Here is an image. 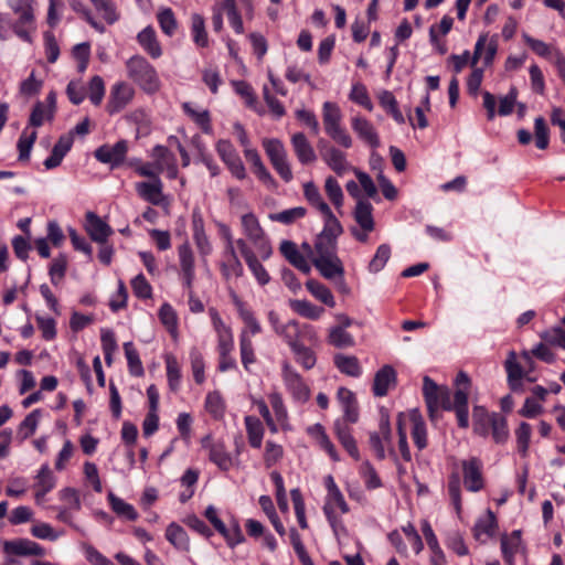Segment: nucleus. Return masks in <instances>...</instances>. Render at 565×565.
<instances>
[{
    "label": "nucleus",
    "instance_id": "obj_1",
    "mask_svg": "<svg viewBox=\"0 0 565 565\" xmlns=\"http://www.w3.org/2000/svg\"><path fill=\"white\" fill-rule=\"evenodd\" d=\"M127 75L143 92L157 93L160 89V79L156 68L142 56L134 55L126 62Z\"/></svg>",
    "mask_w": 565,
    "mask_h": 565
},
{
    "label": "nucleus",
    "instance_id": "obj_2",
    "mask_svg": "<svg viewBox=\"0 0 565 565\" xmlns=\"http://www.w3.org/2000/svg\"><path fill=\"white\" fill-rule=\"evenodd\" d=\"M342 114L340 107L333 102H326L322 105V121L328 136L338 145L350 148L352 138L341 126Z\"/></svg>",
    "mask_w": 565,
    "mask_h": 565
},
{
    "label": "nucleus",
    "instance_id": "obj_3",
    "mask_svg": "<svg viewBox=\"0 0 565 565\" xmlns=\"http://www.w3.org/2000/svg\"><path fill=\"white\" fill-rule=\"evenodd\" d=\"M342 411L343 417L334 423V433L347 451L358 460L360 458L359 450L349 427V424H354L359 420L358 403L342 406Z\"/></svg>",
    "mask_w": 565,
    "mask_h": 565
},
{
    "label": "nucleus",
    "instance_id": "obj_4",
    "mask_svg": "<svg viewBox=\"0 0 565 565\" xmlns=\"http://www.w3.org/2000/svg\"><path fill=\"white\" fill-rule=\"evenodd\" d=\"M2 551L6 564L1 565H20L19 557L45 555V550L39 543L22 537L3 541Z\"/></svg>",
    "mask_w": 565,
    "mask_h": 565
},
{
    "label": "nucleus",
    "instance_id": "obj_5",
    "mask_svg": "<svg viewBox=\"0 0 565 565\" xmlns=\"http://www.w3.org/2000/svg\"><path fill=\"white\" fill-rule=\"evenodd\" d=\"M391 425L390 417L386 412H381V418L379 423V429L376 431L370 433V446L371 449L375 452V456L379 460H383L386 458L385 446H388V455L390 457L398 463V458L395 450L391 447ZM398 470L402 471L399 465Z\"/></svg>",
    "mask_w": 565,
    "mask_h": 565
},
{
    "label": "nucleus",
    "instance_id": "obj_6",
    "mask_svg": "<svg viewBox=\"0 0 565 565\" xmlns=\"http://www.w3.org/2000/svg\"><path fill=\"white\" fill-rule=\"evenodd\" d=\"M423 385V394L427 405L428 414L431 419L435 418L439 408L452 409L450 391L447 386L437 385L430 377L425 376Z\"/></svg>",
    "mask_w": 565,
    "mask_h": 565
},
{
    "label": "nucleus",
    "instance_id": "obj_7",
    "mask_svg": "<svg viewBox=\"0 0 565 565\" xmlns=\"http://www.w3.org/2000/svg\"><path fill=\"white\" fill-rule=\"evenodd\" d=\"M262 145L276 172L285 182H290L294 175L284 143L276 138H265Z\"/></svg>",
    "mask_w": 565,
    "mask_h": 565
},
{
    "label": "nucleus",
    "instance_id": "obj_8",
    "mask_svg": "<svg viewBox=\"0 0 565 565\" xmlns=\"http://www.w3.org/2000/svg\"><path fill=\"white\" fill-rule=\"evenodd\" d=\"M241 222L244 234L255 246L259 257L267 259L271 255V247L257 217L253 213H246Z\"/></svg>",
    "mask_w": 565,
    "mask_h": 565
},
{
    "label": "nucleus",
    "instance_id": "obj_9",
    "mask_svg": "<svg viewBox=\"0 0 565 565\" xmlns=\"http://www.w3.org/2000/svg\"><path fill=\"white\" fill-rule=\"evenodd\" d=\"M456 392L454 396L452 409L456 412L458 425L461 428L469 426L468 417V395L470 392V379L465 372H459L456 377Z\"/></svg>",
    "mask_w": 565,
    "mask_h": 565
},
{
    "label": "nucleus",
    "instance_id": "obj_10",
    "mask_svg": "<svg viewBox=\"0 0 565 565\" xmlns=\"http://www.w3.org/2000/svg\"><path fill=\"white\" fill-rule=\"evenodd\" d=\"M202 448L207 451L209 459L222 471H228L234 466V458L227 451L224 441L206 435L201 439Z\"/></svg>",
    "mask_w": 565,
    "mask_h": 565
},
{
    "label": "nucleus",
    "instance_id": "obj_11",
    "mask_svg": "<svg viewBox=\"0 0 565 565\" xmlns=\"http://www.w3.org/2000/svg\"><path fill=\"white\" fill-rule=\"evenodd\" d=\"M57 497L62 502V505L56 508L57 520L73 526L72 512L79 511L82 508L79 491L72 487H65L57 492Z\"/></svg>",
    "mask_w": 565,
    "mask_h": 565
},
{
    "label": "nucleus",
    "instance_id": "obj_12",
    "mask_svg": "<svg viewBox=\"0 0 565 565\" xmlns=\"http://www.w3.org/2000/svg\"><path fill=\"white\" fill-rule=\"evenodd\" d=\"M282 379L287 390L297 402L305 403L309 399V387L302 381L300 374L288 362L282 364Z\"/></svg>",
    "mask_w": 565,
    "mask_h": 565
},
{
    "label": "nucleus",
    "instance_id": "obj_13",
    "mask_svg": "<svg viewBox=\"0 0 565 565\" xmlns=\"http://www.w3.org/2000/svg\"><path fill=\"white\" fill-rule=\"evenodd\" d=\"M216 150L235 178L238 180L246 178L245 167L230 141L220 140L216 145Z\"/></svg>",
    "mask_w": 565,
    "mask_h": 565
},
{
    "label": "nucleus",
    "instance_id": "obj_14",
    "mask_svg": "<svg viewBox=\"0 0 565 565\" xmlns=\"http://www.w3.org/2000/svg\"><path fill=\"white\" fill-rule=\"evenodd\" d=\"M135 89L125 82H119L111 87L107 103V111L113 115L121 111L134 98Z\"/></svg>",
    "mask_w": 565,
    "mask_h": 565
},
{
    "label": "nucleus",
    "instance_id": "obj_15",
    "mask_svg": "<svg viewBox=\"0 0 565 565\" xmlns=\"http://www.w3.org/2000/svg\"><path fill=\"white\" fill-rule=\"evenodd\" d=\"M221 270L225 279L239 278L244 268L235 252L232 236L227 235V244L222 256Z\"/></svg>",
    "mask_w": 565,
    "mask_h": 565
},
{
    "label": "nucleus",
    "instance_id": "obj_16",
    "mask_svg": "<svg viewBox=\"0 0 565 565\" xmlns=\"http://www.w3.org/2000/svg\"><path fill=\"white\" fill-rule=\"evenodd\" d=\"M461 467L463 483L467 490L471 492L480 491L484 486L481 461L477 458H470L468 460H463Z\"/></svg>",
    "mask_w": 565,
    "mask_h": 565
},
{
    "label": "nucleus",
    "instance_id": "obj_17",
    "mask_svg": "<svg viewBox=\"0 0 565 565\" xmlns=\"http://www.w3.org/2000/svg\"><path fill=\"white\" fill-rule=\"evenodd\" d=\"M127 151V141L119 140L113 146L104 145L97 148L95 151V158L103 163H108L111 167H118L124 162Z\"/></svg>",
    "mask_w": 565,
    "mask_h": 565
},
{
    "label": "nucleus",
    "instance_id": "obj_18",
    "mask_svg": "<svg viewBox=\"0 0 565 565\" xmlns=\"http://www.w3.org/2000/svg\"><path fill=\"white\" fill-rule=\"evenodd\" d=\"M157 170L160 173L167 172L168 178L175 179L178 177V166L175 156L163 146H156L150 154Z\"/></svg>",
    "mask_w": 565,
    "mask_h": 565
},
{
    "label": "nucleus",
    "instance_id": "obj_19",
    "mask_svg": "<svg viewBox=\"0 0 565 565\" xmlns=\"http://www.w3.org/2000/svg\"><path fill=\"white\" fill-rule=\"evenodd\" d=\"M56 479L47 465L41 467L38 471L34 483V499L36 504L41 505L44 502L45 495L55 487Z\"/></svg>",
    "mask_w": 565,
    "mask_h": 565
},
{
    "label": "nucleus",
    "instance_id": "obj_20",
    "mask_svg": "<svg viewBox=\"0 0 565 565\" xmlns=\"http://www.w3.org/2000/svg\"><path fill=\"white\" fill-rule=\"evenodd\" d=\"M136 191L140 198L153 205L168 204L160 179L150 182H138L136 183Z\"/></svg>",
    "mask_w": 565,
    "mask_h": 565
},
{
    "label": "nucleus",
    "instance_id": "obj_21",
    "mask_svg": "<svg viewBox=\"0 0 565 565\" xmlns=\"http://www.w3.org/2000/svg\"><path fill=\"white\" fill-rule=\"evenodd\" d=\"M178 256L184 285L188 289H191L195 277V266L194 254L188 242L178 247Z\"/></svg>",
    "mask_w": 565,
    "mask_h": 565
},
{
    "label": "nucleus",
    "instance_id": "obj_22",
    "mask_svg": "<svg viewBox=\"0 0 565 565\" xmlns=\"http://www.w3.org/2000/svg\"><path fill=\"white\" fill-rule=\"evenodd\" d=\"M85 230L90 238L99 244L106 243L113 234L111 227L94 212L86 213Z\"/></svg>",
    "mask_w": 565,
    "mask_h": 565
},
{
    "label": "nucleus",
    "instance_id": "obj_23",
    "mask_svg": "<svg viewBox=\"0 0 565 565\" xmlns=\"http://www.w3.org/2000/svg\"><path fill=\"white\" fill-rule=\"evenodd\" d=\"M292 150L301 164H311L317 160L313 147L302 132H296L291 136Z\"/></svg>",
    "mask_w": 565,
    "mask_h": 565
},
{
    "label": "nucleus",
    "instance_id": "obj_24",
    "mask_svg": "<svg viewBox=\"0 0 565 565\" xmlns=\"http://www.w3.org/2000/svg\"><path fill=\"white\" fill-rule=\"evenodd\" d=\"M193 239L201 255L206 256L211 253L212 246L204 230V220L199 209L192 212Z\"/></svg>",
    "mask_w": 565,
    "mask_h": 565
},
{
    "label": "nucleus",
    "instance_id": "obj_25",
    "mask_svg": "<svg viewBox=\"0 0 565 565\" xmlns=\"http://www.w3.org/2000/svg\"><path fill=\"white\" fill-rule=\"evenodd\" d=\"M212 323L218 337V352L220 355L231 353L233 350L234 341L231 329L223 322L222 318L215 310H211Z\"/></svg>",
    "mask_w": 565,
    "mask_h": 565
},
{
    "label": "nucleus",
    "instance_id": "obj_26",
    "mask_svg": "<svg viewBox=\"0 0 565 565\" xmlns=\"http://www.w3.org/2000/svg\"><path fill=\"white\" fill-rule=\"evenodd\" d=\"M353 131L361 140L372 148L380 147V139L374 126L364 117L355 116L351 119Z\"/></svg>",
    "mask_w": 565,
    "mask_h": 565
},
{
    "label": "nucleus",
    "instance_id": "obj_27",
    "mask_svg": "<svg viewBox=\"0 0 565 565\" xmlns=\"http://www.w3.org/2000/svg\"><path fill=\"white\" fill-rule=\"evenodd\" d=\"M19 17L13 23L14 33L25 42H32L31 34L35 31L34 15L32 7H24V9L17 13Z\"/></svg>",
    "mask_w": 565,
    "mask_h": 565
},
{
    "label": "nucleus",
    "instance_id": "obj_28",
    "mask_svg": "<svg viewBox=\"0 0 565 565\" xmlns=\"http://www.w3.org/2000/svg\"><path fill=\"white\" fill-rule=\"evenodd\" d=\"M396 383V372L391 365H384L380 369L373 382V393L375 396H385L388 390Z\"/></svg>",
    "mask_w": 565,
    "mask_h": 565
},
{
    "label": "nucleus",
    "instance_id": "obj_29",
    "mask_svg": "<svg viewBox=\"0 0 565 565\" xmlns=\"http://www.w3.org/2000/svg\"><path fill=\"white\" fill-rule=\"evenodd\" d=\"M280 253L297 269L308 274L311 269L305 256L299 252L298 246L291 241H282L280 244Z\"/></svg>",
    "mask_w": 565,
    "mask_h": 565
},
{
    "label": "nucleus",
    "instance_id": "obj_30",
    "mask_svg": "<svg viewBox=\"0 0 565 565\" xmlns=\"http://www.w3.org/2000/svg\"><path fill=\"white\" fill-rule=\"evenodd\" d=\"M246 160L252 164L254 173L257 178L268 186H276V181L263 163L259 153L256 149H244Z\"/></svg>",
    "mask_w": 565,
    "mask_h": 565
},
{
    "label": "nucleus",
    "instance_id": "obj_31",
    "mask_svg": "<svg viewBox=\"0 0 565 565\" xmlns=\"http://www.w3.org/2000/svg\"><path fill=\"white\" fill-rule=\"evenodd\" d=\"M412 426V437L418 450L427 447V431L424 419L417 411H411L406 417Z\"/></svg>",
    "mask_w": 565,
    "mask_h": 565
},
{
    "label": "nucleus",
    "instance_id": "obj_32",
    "mask_svg": "<svg viewBox=\"0 0 565 565\" xmlns=\"http://www.w3.org/2000/svg\"><path fill=\"white\" fill-rule=\"evenodd\" d=\"M312 260L316 268L324 278L331 279L334 278L335 276H339L341 278L343 277V265L338 256L329 258H313Z\"/></svg>",
    "mask_w": 565,
    "mask_h": 565
},
{
    "label": "nucleus",
    "instance_id": "obj_33",
    "mask_svg": "<svg viewBox=\"0 0 565 565\" xmlns=\"http://www.w3.org/2000/svg\"><path fill=\"white\" fill-rule=\"evenodd\" d=\"M373 206L366 200H359L354 210V220L364 232L374 230Z\"/></svg>",
    "mask_w": 565,
    "mask_h": 565
},
{
    "label": "nucleus",
    "instance_id": "obj_34",
    "mask_svg": "<svg viewBox=\"0 0 565 565\" xmlns=\"http://www.w3.org/2000/svg\"><path fill=\"white\" fill-rule=\"evenodd\" d=\"M139 44L152 57L159 58L162 55L161 45L157 40L156 32L152 28L143 29L137 36Z\"/></svg>",
    "mask_w": 565,
    "mask_h": 565
},
{
    "label": "nucleus",
    "instance_id": "obj_35",
    "mask_svg": "<svg viewBox=\"0 0 565 565\" xmlns=\"http://www.w3.org/2000/svg\"><path fill=\"white\" fill-rule=\"evenodd\" d=\"M505 371L511 390H521V380L524 376V373L522 366L516 361V354L514 351H511L508 354V359L505 361Z\"/></svg>",
    "mask_w": 565,
    "mask_h": 565
},
{
    "label": "nucleus",
    "instance_id": "obj_36",
    "mask_svg": "<svg viewBox=\"0 0 565 565\" xmlns=\"http://www.w3.org/2000/svg\"><path fill=\"white\" fill-rule=\"evenodd\" d=\"M322 158L339 175H342L347 170H349V163L345 159V154L334 147H329L324 152H322Z\"/></svg>",
    "mask_w": 565,
    "mask_h": 565
},
{
    "label": "nucleus",
    "instance_id": "obj_37",
    "mask_svg": "<svg viewBox=\"0 0 565 565\" xmlns=\"http://www.w3.org/2000/svg\"><path fill=\"white\" fill-rule=\"evenodd\" d=\"M337 509H339L341 513H348L350 510L340 489L337 491L327 493L324 505H323V513L326 516L338 515Z\"/></svg>",
    "mask_w": 565,
    "mask_h": 565
},
{
    "label": "nucleus",
    "instance_id": "obj_38",
    "mask_svg": "<svg viewBox=\"0 0 565 565\" xmlns=\"http://www.w3.org/2000/svg\"><path fill=\"white\" fill-rule=\"evenodd\" d=\"M334 364L341 373L352 377H358L362 373L360 362L353 355L337 354L334 355Z\"/></svg>",
    "mask_w": 565,
    "mask_h": 565
},
{
    "label": "nucleus",
    "instance_id": "obj_39",
    "mask_svg": "<svg viewBox=\"0 0 565 565\" xmlns=\"http://www.w3.org/2000/svg\"><path fill=\"white\" fill-rule=\"evenodd\" d=\"M247 438L250 447L260 448L264 437V427L262 422L254 416L245 417Z\"/></svg>",
    "mask_w": 565,
    "mask_h": 565
},
{
    "label": "nucleus",
    "instance_id": "obj_40",
    "mask_svg": "<svg viewBox=\"0 0 565 565\" xmlns=\"http://www.w3.org/2000/svg\"><path fill=\"white\" fill-rule=\"evenodd\" d=\"M289 305L295 312L311 320L319 319L324 312L323 308L317 307L307 300L294 299L290 300Z\"/></svg>",
    "mask_w": 565,
    "mask_h": 565
},
{
    "label": "nucleus",
    "instance_id": "obj_41",
    "mask_svg": "<svg viewBox=\"0 0 565 565\" xmlns=\"http://www.w3.org/2000/svg\"><path fill=\"white\" fill-rule=\"evenodd\" d=\"M108 501L113 509V511L121 518H125L129 521H135L138 518V513L135 508L125 502L122 499L115 495L113 492L108 493Z\"/></svg>",
    "mask_w": 565,
    "mask_h": 565
},
{
    "label": "nucleus",
    "instance_id": "obj_42",
    "mask_svg": "<svg viewBox=\"0 0 565 565\" xmlns=\"http://www.w3.org/2000/svg\"><path fill=\"white\" fill-rule=\"evenodd\" d=\"M291 351L297 363H299L303 369L311 370L316 365L317 358L315 352L302 342L294 343Z\"/></svg>",
    "mask_w": 565,
    "mask_h": 565
},
{
    "label": "nucleus",
    "instance_id": "obj_43",
    "mask_svg": "<svg viewBox=\"0 0 565 565\" xmlns=\"http://www.w3.org/2000/svg\"><path fill=\"white\" fill-rule=\"evenodd\" d=\"M306 287L311 292V295L319 301L323 302L330 308H333L335 306L334 297L327 286L322 285L319 281L310 279L306 282Z\"/></svg>",
    "mask_w": 565,
    "mask_h": 565
},
{
    "label": "nucleus",
    "instance_id": "obj_44",
    "mask_svg": "<svg viewBox=\"0 0 565 565\" xmlns=\"http://www.w3.org/2000/svg\"><path fill=\"white\" fill-rule=\"evenodd\" d=\"M521 546V533L520 531H514L510 536L504 535L501 539V550L504 559L511 564L513 556L518 553Z\"/></svg>",
    "mask_w": 565,
    "mask_h": 565
},
{
    "label": "nucleus",
    "instance_id": "obj_45",
    "mask_svg": "<svg viewBox=\"0 0 565 565\" xmlns=\"http://www.w3.org/2000/svg\"><path fill=\"white\" fill-rule=\"evenodd\" d=\"M292 349L294 343H299L300 323L296 320H290L281 326H276V331Z\"/></svg>",
    "mask_w": 565,
    "mask_h": 565
},
{
    "label": "nucleus",
    "instance_id": "obj_46",
    "mask_svg": "<svg viewBox=\"0 0 565 565\" xmlns=\"http://www.w3.org/2000/svg\"><path fill=\"white\" fill-rule=\"evenodd\" d=\"M166 539L180 550L189 548V539L186 532L177 523H171L166 530Z\"/></svg>",
    "mask_w": 565,
    "mask_h": 565
},
{
    "label": "nucleus",
    "instance_id": "obj_47",
    "mask_svg": "<svg viewBox=\"0 0 565 565\" xmlns=\"http://www.w3.org/2000/svg\"><path fill=\"white\" fill-rule=\"evenodd\" d=\"M473 429L480 436L488 435V428L492 423V414H489L484 407L476 406L472 413Z\"/></svg>",
    "mask_w": 565,
    "mask_h": 565
},
{
    "label": "nucleus",
    "instance_id": "obj_48",
    "mask_svg": "<svg viewBox=\"0 0 565 565\" xmlns=\"http://www.w3.org/2000/svg\"><path fill=\"white\" fill-rule=\"evenodd\" d=\"M303 196L320 213L330 209V206L323 201L318 186L311 181L303 184Z\"/></svg>",
    "mask_w": 565,
    "mask_h": 565
},
{
    "label": "nucleus",
    "instance_id": "obj_49",
    "mask_svg": "<svg viewBox=\"0 0 565 565\" xmlns=\"http://www.w3.org/2000/svg\"><path fill=\"white\" fill-rule=\"evenodd\" d=\"M490 426L492 429L493 440L497 444L507 443L510 436L507 419L497 413H492V423L490 424Z\"/></svg>",
    "mask_w": 565,
    "mask_h": 565
},
{
    "label": "nucleus",
    "instance_id": "obj_50",
    "mask_svg": "<svg viewBox=\"0 0 565 565\" xmlns=\"http://www.w3.org/2000/svg\"><path fill=\"white\" fill-rule=\"evenodd\" d=\"M238 313L241 319L243 320L245 327L242 331H247L249 337L258 334L262 331V327L258 320L255 318L254 313L244 307L241 301H236Z\"/></svg>",
    "mask_w": 565,
    "mask_h": 565
},
{
    "label": "nucleus",
    "instance_id": "obj_51",
    "mask_svg": "<svg viewBox=\"0 0 565 565\" xmlns=\"http://www.w3.org/2000/svg\"><path fill=\"white\" fill-rule=\"evenodd\" d=\"M183 109L188 116L195 121L204 132L211 131L210 114L206 109L195 108L190 103L183 104Z\"/></svg>",
    "mask_w": 565,
    "mask_h": 565
},
{
    "label": "nucleus",
    "instance_id": "obj_52",
    "mask_svg": "<svg viewBox=\"0 0 565 565\" xmlns=\"http://www.w3.org/2000/svg\"><path fill=\"white\" fill-rule=\"evenodd\" d=\"M497 530L495 515L491 510L487 511L483 519H480L475 525V536L480 540L482 535L492 536Z\"/></svg>",
    "mask_w": 565,
    "mask_h": 565
},
{
    "label": "nucleus",
    "instance_id": "obj_53",
    "mask_svg": "<svg viewBox=\"0 0 565 565\" xmlns=\"http://www.w3.org/2000/svg\"><path fill=\"white\" fill-rule=\"evenodd\" d=\"M221 9L226 14L235 32L242 34L244 32V26L241 14L237 11L235 0H223L221 3Z\"/></svg>",
    "mask_w": 565,
    "mask_h": 565
},
{
    "label": "nucleus",
    "instance_id": "obj_54",
    "mask_svg": "<svg viewBox=\"0 0 565 565\" xmlns=\"http://www.w3.org/2000/svg\"><path fill=\"white\" fill-rule=\"evenodd\" d=\"M164 361L169 386L172 391H177L179 388L181 380L180 365L177 361V358L172 354H167Z\"/></svg>",
    "mask_w": 565,
    "mask_h": 565
},
{
    "label": "nucleus",
    "instance_id": "obj_55",
    "mask_svg": "<svg viewBox=\"0 0 565 565\" xmlns=\"http://www.w3.org/2000/svg\"><path fill=\"white\" fill-rule=\"evenodd\" d=\"M324 191L335 209L340 210L343 205L344 195L339 182L333 177L326 179Z\"/></svg>",
    "mask_w": 565,
    "mask_h": 565
},
{
    "label": "nucleus",
    "instance_id": "obj_56",
    "mask_svg": "<svg viewBox=\"0 0 565 565\" xmlns=\"http://www.w3.org/2000/svg\"><path fill=\"white\" fill-rule=\"evenodd\" d=\"M191 29L193 41L198 46L205 47L209 44L207 33L205 31L204 19L200 14H193L191 18Z\"/></svg>",
    "mask_w": 565,
    "mask_h": 565
},
{
    "label": "nucleus",
    "instance_id": "obj_57",
    "mask_svg": "<svg viewBox=\"0 0 565 565\" xmlns=\"http://www.w3.org/2000/svg\"><path fill=\"white\" fill-rule=\"evenodd\" d=\"M239 350L241 359L244 367L248 370V366L255 362L254 345L247 331H242L239 335Z\"/></svg>",
    "mask_w": 565,
    "mask_h": 565
},
{
    "label": "nucleus",
    "instance_id": "obj_58",
    "mask_svg": "<svg viewBox=\"0 0 565 565\" xmlns=\"http://www.w3.org/2000/svg\"><path fill=\"white\" fill-rule=\"evenodd\" d=\"M307 214V210L302 206L291 207L278 213H274L269 215V218L274 222H279L282 224H292L297 220L305 217Z\"/></svg>",
    "mask_w": 565,
    "mask_h": 565
},
{
    "label": "nucleus",
    "instance_id": "obj_59",
    "mask_svg": "<svg viewBox=\"0 0 565 565\" xmlns=\"http://www.w3.org/2000/svg\"><path fill=\"white\" fill-rule=\"evenodd\" d=\"M328 341L335 348H349L354 344L353 337L342 327H333L330 329Z\"/></svg>",
    "mask_w": 565,
    "mask_h": 565
},
{
    "label": "nucleus",
    "instance_id": "obj_60",
    "mask_svg": "<svg viewBox=\"0 0 565 565\" xmlns=\"http://www.w3.org/2000/svg\"><path fill=\"white\" fill-rule=\"evenodd\" d=\"M159 318L171 335L175 338L178 334V318L173 308L168 303L162 305L159 309Z\"/></svg>",
    "mask_w": 565,
    "mask_h": 565
},
{
    "label": "nucleus",
    "instance_id": "obj_61",
    "mask_svg": "<svg viewBox=\"0 0 565 565\" xmlns=\"http://www.w3.org/2000/svg\"><path fill=\"white\" fill-rule=\"evenodd\" d=\"M316 256L313 258H329L337 256L335 241L328 238L327 235H318L315 243Z\"/></svg>",
    "mask_w": 565,
    "mask_h": 565
},
{
    "label": "nucleus",
    "instance_id": "obj_62",
    "mask_svg": "<svg viewBox=\"0 0 565 565\" xmlns=\"http://www.w3.org/2000/svg\"><path fill=\"white\" fill-rule=\"evenodd\" d=\"M324 217V228L320 235H327L328 238L335 241V238L342 233V226L338 218L332 213L331 209L321 213Z\"/></svg>",
    "mask_w": 565,
    "mask_h": 565
},
{
    "label": "nucleus",
    "instance_id": "obj_63",
    "mask_svg": "<svg viewBox=\"0 0 565 565\" xmlns=\"http://www.w3.org/2000/svg\"><path fill=\"white\" fill-rule=\"evenodd\" d=\"M391 257V247L387 244H382L377 247L375 255L369 264V270L371 273L381 271Z\"/></svg>",
    "mask_w": 565,
    "mask_h": 565
},
{
    "label": "nucleus",
    "instance_id": "obj_64",
    "mask_svg": "<svg viewBox=\"0 0 565 565\" xmlns=\"http://www.w3.org/2000/svg\"><path fill=\"white\" fill-rule=\"evenodd\" d=\"M36 131H28L23 130L18 141V150H19V160L26 161L30 158V152L33 147V143L36 139Z\"/></svg>",
    "mask_w": 565,
    "mask_h": 565
}]
</instances>
